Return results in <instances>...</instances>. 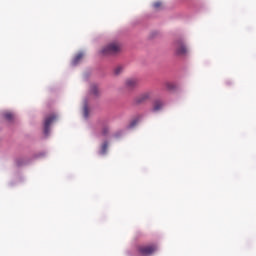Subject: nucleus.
<instances>
[{"label":"nucleus","mask_w":256,"mask_h":256,"mask_svg":"<svg viewBox=\"0 0 256 256\" xmlns=\"http://www.w3.org/2000/svg\"><path fill=\"white\" fill-rule=\"evenodd\" d=\"M117 53H121V44L118 42H112L101 50L102 55H117Z\"/></svg>","instance_id":"nucleus-1"},{"label":"nucleus","mask_w":256,"mask_h":256,"mask_svg":"<svg viewBox=\"0 0 256 256\" xmlns=\"http://www.w3.org/2000/svg\"><path fill=\"white\" fill-rule=\"evenodd\" d=\"M137 251L142 256L153 255V253L157 251V245L152 244V245H146V246H138Z\"/></svg>","instance_id":"nucleus-2"},{"label":"nucleus","mask_w":256,"mask_h":256,"mask_svg":"<svg viewBox=\"0 0 256 256\" xmlns=\"http://www.w3.org/2000/svg\"><path fill=\"white\" fill-rule=\"evenodd\" d=\"M54 121H57V115H55V114H52L45 118V120H44V135H49L51 123H53Z\"/></svg>","instance_id":"nucleus-3"},{"label":"nucleus","mask_w":256,"mask_h":256,"mask_svg":"<svg viewBox=\"0 0 256 256\" xmlns=\"http://www.w3.org/2000/svg\"><path fill=\"white\" fill-rule=\"evenodd\" d=\"M175 52L176 55H187V46H185L183 40H178L175 42Z\"/></svg>","instance_id":"nucleus-4"},{"label":"nucleus","mask_w":256,"mask_h":256,"mask_svg":"<svg viewBox=\"0 0 256 256\" xmlns=\"http://www.w3.org/2000/svg\"><path fill=\"white\" fill-rule=\"evenodd\" d=\"M152 95H153V92H144L134 99V103L136 105H141V103H145V101H149V98L152 97Z\"/></svg>","instance_id":"nucleus-5"},{"label":"nucleus","mask_w":256,"mask_h":256,"mask_svg":"<svg viewBox=\"0 0 256 256\" xmlns=\"http://www.w3.org/2000/svg\"><path fill=\"white\" fill-rule=\"evenodd\" d=\"M137 85H139V81H137L135 78H129L125 81V87L127 89H135Z\"/></svg>","instance_id":"nucleus-6"},{"label":"nucleus","mask_w":256,"mask_h":256,"mask_svg":"<svg viewBox=\"0 0 256 256\" xmlns=\"http://www.w3.org/2000/svg\"><path fill=\"white\" fill-rule=\"evenodd\" d=\"M163 109V103L161 101H156L154 102V106L152 108V111L157 112V111H161Z\"/></svg>","instance_id":"nucleus-7"},{"label":"nucleus","mask_w":256,"mask_h":256,"mask_svg":"<svg viewBox=\"0 0 256 256\" xmlns=\"http://www.w3.org/2000/svg\"><path fill=\"white\" fill-rule=\"evenodd\" d=\"M4 118L6 119V121H15V114L13 112H5L4 113Z\"/></svg>","instance_id":"nucleus-8"},{"label":"nucleus","mask_w":256,"mask_h":256,"mask_svg":"<svg viewBox=\"0 0 256 256\" xmlns=\"http://www.w3.org/2000/svg\"><path fill=\"white\" fill-rule=\"evenodd\" d=\"M81 59H83V53H78L72 60V65H77Z\"/></svg>","instance_id":"nucleus-9"},{"label":"nucleus","mask_w":256,"mask_h":256,"mask_svg":"<svg viewBox=\"0 0 256 256\" xmlns=\"http://www.w3.org/2000/svg\"><path fill=\"white\" fill-rule=\"evenodd\" d=\"M90 93L91 95H99V88L97 87V85L93 84L91 87H90Z\"/></svg>","instance_id":"nucleus-10"},{"label":"nucleus","mask_w":256,"mask_h":256,"mask_svg":"<svg viewBox=\"0 0 256 256\" xmlns=\"http://www.w3.org/2000/svg\"><path fill=\"white\" fill-rule=\"evenodd\" d=\"M125 67L119 65L114 69V74L115 75H121L122 72L124 71Z\"/></svg>","instance_id":"nucleus-11"},{"label":"nucleus","mask_w":256,"mask_h":256,"mask_svg":"<svg viewBox=\"0 0 256 256\" xmlns=\"http://www.w3.org/2000/svg\"><path fill=\"white\" fill-rule=\"evenodd\" d=\"M83 115H84V118L87 119V117H89V107L87 106V103L84 104V107H83Z\"/></svg>","instance_id":"nucleus-12"},{"label":"nucleus","mask_w":256,"mask_h":256,"mask_svg":"<svg viewBox=\"0 0 256 256\" xmlns=\"http://www.w3.org/2000/svg\"><path fill=\"white\" fill-rule=\"evenodd\" d=\"M141 121V116H137L136 118H134L131 123H130V127H135V125H137V123H139Z\"/></svg>","instance_id":"nucleus-13"},{"label":"nucleus","mask_w":256,"mask_h":256,"mask_svg":"<svg viewBox=\"0 0 256 256\" xmlns=\"http://www.w3.org/2000/svg\"><path fill=\"white\" fill-rule=\"evenodd\" d=\"M102 135H109V128L108 126H104L101 131Z\"/></svg>","instance_id":"nucleus-14"},{"label":"nucleus","mask_w":256,"mask_h":256,"mask_svg":"<svg viewBox=\"0 0 256 256\" xmlns=\"http://www.w3.org/2000/svg\"><path fill=\"white\" fill-rule=\"evenodd\" d=\"M107 147H108L107 142H104L103 145H102V150H101L102 154L107 153Z\"/></svg>","instance_id":"nucleus-15"},{"label":"nucleus","mask_w":256,"mask_h":256,"mask_svg":"<svg viewBox=\"0 0 256 256\" xmlns=\"http://www.w3.org/2000/svg\"><path fill=\"white\" fill-rule=\"evenodd\" d=\"M162 5H163V3H161V2H155L153 4V7H154V9H160V7H162Z\"/></svg>","instance_id":"nucleus-16"},{"label":"nucleus","mask_w":256,"mask_h":256,"mask_svg":"<svg viewBox=\"0 0 256 256\" xmlns=\"http://www.w3.org/2000/svg\"><path fill=\"white\" fill-rule=\"evenodd\" d=\"M167 87H168V89H172V88H173V85L167 84Z\"/></svg>","instance_id":"nucleus-17"}]
</instances>
